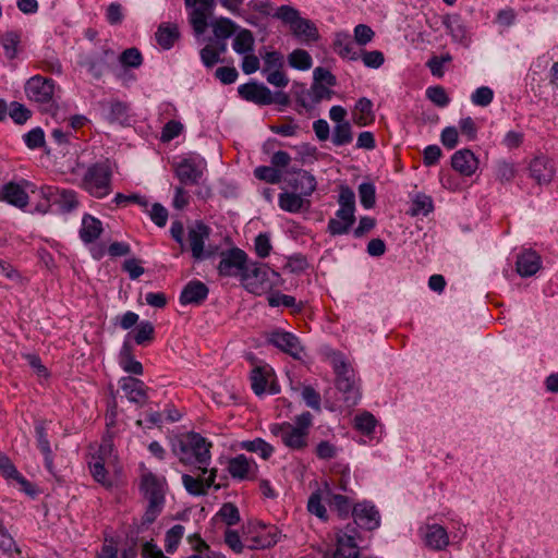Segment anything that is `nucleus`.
I'll use <instances>...</instances> for the list:
<instances>
[{"mask_svg":"<svg viewBox=\"0 0 558 558\" xmlns=\"http://www.w3.org/2000/svg\"><path fill=\"white\" fill-rule=\"evenodd\" d=\"M254 461L246 458L244 454H239L229 461L228 471L232 477L244 480L251 473Z\"/></svg>","mask_w":558,"mask_h":558,"instance_id":"nucleus-34","label":"nucleus"},{"mask_svg":"<svg viewBox=\"0 0 558 558\" xmlns=\"http://www.w3.org/2000/svg\"><path fill=\"white\" fill-rule=\"evenodd\" d=\"M120 62L124 66L138 68L143 62V57L137 48L132 47L121 53Z\"/></svg>","mask_w":558,"mask_h":558,"instance_id":"nucleus-54","label":"nucleus"},{"mask_svg":"<svg viewBox=\"0 0 558 558\" xmlns=\"http://www.w3.org/2000/svg\"><path fill=\"white\" fill-rule=\"evenodd\" d=\"M530 177L538 185L549 184L556 172L555 165L550 158L544 155L534 157L529 163Z\"/></svg>","mask_w":558,"mask_h":558,"instance_id":"nucleus-14","label":"nucleus"},{"mask_svg":"<svg viewBox=\"0 0 558 558\" xmlns=\"http://www.w3.org/2000/svg\"><path fill=\"white\" fill-rule=\"evenodd\" d=\"M241 448L257 453L264 460H268L275 451L274 447L262 438L242 441Z\"/></svg>","mask_w":558,"mask_h":558,"instance_id":"nucleus-39","label":"nucleus"},{"mask_svg":"<svg viewBox=\"0 0 558 558\" xmlns=\"http://www.w3.org/2000/svg\"><path fill=\"white\" fill-rule=\"evenodd\" d=\"M211 444L197 433L183 435L173 445L172 451L183 464L198 463L197 471L207 474Z\"/></svg>","mask_w":558,"mask_h":558,"instance_id":"nucleus-1","label":"nucleus"},{"mask_svg":"<svg viewBox=\"0 0 558 558\" xmlns=\"http://www.w3.org/2000/svg\"><path fill=\"white\" fill-rule=\"evenodd\" d=\"M155 335V328L148 320L141 322L135 330L134 340L136 344L143 345L147 342L153 341Z\"/></svg>","mask_w":558,"mask_h":558,"instance_id":"nucleus-46","label":"nucleus"},{"mask_svg":"<svg viewBox=\"0 0 558 558\" xmlns=\"http://www.w3.org/2000/svg\"><path fill=\"white\" fill-rule=\"evenodd\" d=\"M199 473L196 476L190 475V474H183L182 475V483L186 492L194 496H203L207 494V489L214 485L216 476H217V470L210 469L207 473L209 475L205 478L203 477V473L198 471Z\"/></svg>","mask_w":558,"mask_h":558,"instance_id":"nucleus-16","label":"nucleus"},{"mask_svg":"<svg viewBox=\"0 0 558 558\" xmlns=\"http://www.w3.org/2000/svg\"><path fill=\"white\" fill-rule=\"evenodd\" d=\"M331 364L336 374V387L343 395V401L348 407L356 405L361 399V391L354 371L338 352L331 354Z\"/></svg>","mask_w":558,"mask_h":558,"instance_id":"nucleus-3","label":"nucleus"},{"mask_svg":"<svg viewBox=\"0 0 558 558\" xmlns=\"http://www.w3.org/2000/svg\"><path fill=\"white\" fill-rule=\"evenodd\" d=\"M426 546L434 550H442L449 544V537L445 527L438 524L427 525L424 532Z\"/></svg>","mask_w":558,"mask_h":558,"instance_id":"nucleus-25","label":"nucleus"},{"mask_svg":"<svg viewBox=\"0 0 558 558\" xmlns=\"http://www.w3.org/2000/svg\"><path fill=\"white\" fill-rule=\"evenodd\" d=\"M220 257L217 267L219 275L222 277L240 276L242 280L247 265V254L243 250L234 247L222 252Z\"/></svg>","mask_w":558,"mask_h":558,"instance_id":"nucleus-9","label":"nucleus"},{"mask_svg":"<svg viewBox=\"0 0 558 558\" xmlns=\"http://www.w3.org/2000/svg\"><path fill=\"white\" fill-rule=\"evenodd\" d=\"M359 196L361 204L369 209L375 205V186L373 183L364 182L359 186Z\"/></svg>","mask_w":558,"mask_h":558,"instance_id":"nucleus-55","label":"nucleus"},{"mask_svg":"<svg viewBox=\"0 0 558 558\" xmlns=\"http://www.w3.org/2000/svg\"><path fill=\"white\" fill-rule=\"evenodd\" d=\"M433 199L430 196H427L425 194H418L413 201L412 204V215H428L430 211H433Z\"/></svg>","mask_w":558,"mask_h":558,"instance_id":"nucleus-49","label":"nucleus"},{"mask_svg":"<svg viewBox=\"0 0 558 558\" xmlns=\"http://www.w3.org/2000/svg\"><path fill=\"white\" fill-rule=\"evenodd\" d=\"M250 541L251 544L248 547L251 549H264L275 546L279 541V536L277 530L274 529L271 531H263L258 535L252 537Z\"/></svg>","mask_w":558,"mask_h":558,"instance_id":"nucleus-41","label":"nucleus"},{"mask_svg":"<svg viewBox=\"0 0 558 558\" xmlns=\"http://www.w3.org/2000/svg\"><path fill=\"white\" fill-rule=\"evenodd\" d=\"M174 173L182 185H194L201 181L204 169L192 159H183L174 165Z\"/></svg>","mask_w":558,"mask_h":558,"instance_id":"nucleus-19","label":"nucleus"},{"mask_svg":"<svg viewBox=\"0 0 558 558\" xmlns=\"http://www.w3.org/2000/svg\"><path fill=\"white\" fill-rule=\"evenodd\" d=\"M338 203L340 209L348 210L351 213L355 211V195L349 186H341Z\"/></svg>","mask_w":558,"mask_h":558,"instance_id":"nucleus-57","label":"nucleus"},{"mask_svg":"<svg viewBox=\"0 0 558 558\" xmlns=\"http://www.w3.org/2000/svg\"><path fill=\"white\" fill-rule=\"evenodd\" d=\"M0 199L20 208L28 204L27 193L19 184L12 182L3 186Z\"/></svg>","mask_w":558,"mask_h":558,"instance_id":"nucleus-27","label":"nucleus"},{"mask_svg":"<svg viewBox=\"0 0 558 558\" xmlns=\"http://www.w3.org/2000/svg\"><path fill=\"white\" fill-rule=\"evenodd\" d=\"M279 206L289 213H299L303 208L310 207V201L299 193H281L279 195Z\"/></svg>","mask_w":558,"mask_h":558,"instance_id":"nucleus-30","label":"nucleus"},{"mask_svg":"<svg viewBox=\"0 0 558 558\" xmlns=\"http://www.w3.org/2000/svg\"><path fill=\"white\" fill-rule=\"evenodd\" d=\"M58 198L56 202L60 205V207L65 211H71L76 208L78 205L76 193L72 190H61L58 191Z\"/></svg>","mask_w":558,"mask_h":558,"instance_id":"nucleus-52","label":"nucleus"},{"mask_svg":"<svg viewBox=\"0 0 558 558\" xmlns=\"http://www.w3.org/2000/svg\"><path fill=\"white\" fill-rule=\"evenodd\" d=\"M25 94L31 101L40 106L45 111H51L54 106V82L51 78L34 75L25 84Z\"/></svg>","mask_w":558,"mask_h":558,"instance_id":"nucleus-7","label":"nucleus"},{"mask_svg":"<svg viewBox=\"0 0 558 558\" xmlns=\"http://www.w3.org/2000/svg\"><path fill=\"white\" fill-rule=\"evenodd\" d=\"M218 515L229 526L234 525L240 521L239 509L231 502L223 504Z\"/></svg>","mask_w":558,"mask_h":558,"instance_id":"nucleus-56","label":"nucleus"},{"mask_svg":"<svg viewBox=\"0 0 558 558\" xmlns=\"http://www.w3.org/2000/svg\"><path fill=\"white\" fill-rule=\"evenodd\" d=\"M267 341L293 359L299 360L302 356L303 347L298 337L291 332L274 330L267 336Z\"/></svg>","mask_w":558,"mask_h":558,"instance_id":"nucleus-12","label":"nucleus"},{"mask_svg":"<svg viewBox=\"0 0 558 558\" xmlns=\"http://www.w3.org/2000/svg\"><path fill=\"white\" fill-rule=\"evenodd\" d=\"M24 142L29 149L40 148L45 145V133L41 128H35L24 135Z\"/></svg>","mask_w":558,"mask_h":558,"instance_id":"nucleus-60","label":"nucleus"},{"mask_svg":"<svg viewBox=\"0 0 558 558\" xmlns=\"http://www.w3.org/2000/svg\"><path fill=\"white\" fill-rule=\"evenodd\" d=\"M517 174V168L514 163L500 160L496 165V178L501 183L510 182Z\"/></svg>","mask_w":558,"mask_h":558,"instance_id":"nucleus-51","label":"nucleus"},{"mask_svg":"<svg viewBox=\"0 0 558 558\" xmlns=\"http://www.w3.org/2000/svg\"><path fill=\"white\" fill-rule=\"evenodd\" d=\"M444 24L450 33L452 39L464 46L469 44L468 29L458 15H449L444 20Z\"/></svg>","mask_w":558,"mask_h":558,"instance_id":"nucleus-32","label":"nucleus"},{"mask_svg":"<svg viewBox=\"0 0 558 558\" xmlns=\"http://www.w3.org/2000/svg\"><path fill=\"white\" fill-rule=\"evenodd\" d=\"M274 17L281 20L290 26L293 35L304 41H315L318 39V29L315 24L301 17L299 11L290 5H281L275 11Z\"/></svg>","mask_w":558,"mask_h":558,"instance_id":"nucleus-6","label":"nucleus"},{"mask_svg":"<svg viewBox=\"0 0 558 558\" xmlns=\"http://www.w3.org/2000/svg\"><path fill=\"white\" fill-rule=\"evenodd\" d=\"M289 185L299 194L307 197L316 190V179L305 170H298L288 181Z\"/></svg>","mask_w":558,"mask_h":558,"instance_id":"nucleus-22","label":"nucleus"},{"mask_svg":"<svg viewBox=\"0 0 558 558\" xmlns=\"http://www.w3.org/2000/svg\"><path fill=\"white\" fill-rule=\"evenodd\" d=\"M325 501L335 508L339 515L347 517L350 512L351 505L349 498L342 495L333 494L329 485L326 483L324 487Z\"/></svg>","mask_w":558,"mask_h":558,"instance_id":"nucleus-36","label":"nucleus"},{"mask_svg":"<svg viewBox=\"0 0 558 558\" xmlns=\"http://www.w3.org/2000/svg\"><path fill=\"white\" fill-rule=\"evenodd\" d=\"M156 40L163 49H170L180 37L177 24L162 23L155 33Z\"/></svg>","mask_w":558,"mask_h":558,"instance_id":"nucleus-29","label":"nucleus"},{"mask_svg":"<svg viewBox=\"0 0 558 558\" xmlns=\"http://www.w3.org/2000/svg\"><path fill=\"white\" fill-rule=\"evenodd\" d=\"M141 488L148 500L143 522L153 523L162 510L165 502V480L147 472L142 476Z\"/></svg>","mask_w":558,"mask_h":558,"instance_id":"nucleus-5","label":"nucleus"},{"mask_svg":"<svg viewBox=\"0 0 558 558\" xmlns=\"http://www.w3.org/2000/svg\"><path fill=\"white\" fill-rule=\"evenodd\" d=\"M185 5L192 8L189 20L195 35H203L214 10V0H185Z\"/></svg>","mask_w":558,"mask_h":558,"instance_id":"nucleus-10","label":"nucleus"},{"mask_svg":"<svg viewBox=\"0 0 558 558\" xmlns=\"http://www.w3.org/2000/svg\"><path fill=\"white\" fill-rule=\"evenodd\" d=\"M269 375L270 369L268 366H256L253 368L251 373L252 389L257 396L265 392Z\"/></svg>","mask_w":558,"mask_h":558,"instance_id":"nucleus-40","label":"nucleus"},{"mask_svg":"<svg viewBox=\"0 0 558 558\" xmlns=\"http://www.w3.org/2000/svg\"><path fill=\"white\" fill-rule=\"evenodd\" d=\"M255 39L250 29L243 28L235 32L232 48L239 54H246L254 51Z\"/></svg>","mask_w":558,"mask_h":558,"instance_id":"nucleus-35","label":"nucleus"},{"mask_svg":"<svg viewBox=\"0 0 558 558\" xmlns=\"http://www.w3.org/2000/svg\"><path fill=\"white\" fill-rule=\"evenodd\" d=\"M313 425L311 412H303L294 417L292 423L271 424L269 430L275 437H279L282 444L294 451H303L308 446L310 428Z\"/></svg>","mask_w":558,"mask_h":558,"instance_id":"nucleus-2","label":"nucleus"},{"mask_svg":"<svg viewBox=\"0 0 558 558\" xmlns=\"http://www.w3.org/2000/svg\"><path fill=\"white\" fill-rule=\"evenodd\" d=\"M129 107L126 104L113 100L108 104L107 119L113 122H123L128 117Z\"/></svg>","mask_w":558,"mask_h":558,"instance_id":"nucleus-45","label":"nucleus"},{"mask_svg":"<svg viewBox=\"0 0 558 558\" xmlns=\"http://www.w3.org/2000/svg\"><path fill=\"white\" fill-rule=\"evenodd\" d=\"M325 501L324 488L313 493L307 501V510L322 520H327V510L323 504Z\"/></svg>","mask_w":558,"mask_h":558,"instance_id":"nucleus-42","label":"nucleus"},{"mask_svg":"<svg viewBox=\"0 0 558 558\" xmlns=\"http://www.w3.org/2000/svg\"><path fill=\"white\" fill-rule=\"evenodd\" d=\"M329 87L325 84L313 83L311 87L312 101L319 104L323 99H330L335 93Z\"/></svg>","mask_w":558,"mask_h":558,"instance_id":"nucleus-63","label":"nucleus"},{"mask_svg":"<svg viewBox=\"0 0 558 558\" xmlns=\"http://www.w3.org/2000/svg\"><path fill=\"white\" fill-rule=\"evenodd\" d=\"M239 95L259 106L271 105V90L263 84L255 82L242 84L238 87Z\"/></svg>","mask_w":558,"mask_h":558,"instance_id":"nucleus-18","label":"nucleus"},{"mask_svg":"<svg viewBox=\"0 0 558 558\" xmlns=\"http://www.w3.org/2000/svg\"><path fill=\"white\" fill-rule=\"evenodd\" d=\"M184 534V526L177 524L173 525L166 534L165 547L168 553L177 549L181 538Z\"/></svg>","mask_w":558,"mask_h":558,"instance_id":"nucleus-50","label":"nucleus"},{"mask_svg":"<svg viewBox=\"0 0 558 558\" xmlns=\"http://www.w3.org/2000/svg\"><path fill=\"white\" fill-rule=\"evenodd\" d=\"M354 40L360 46L371 43L375 36L374 31L366 24H357L354 27Z\"/></svg>","mask_w":558,"mask_h":558,"instance_id":"nucleus-61","label":"nucleus"},{"mask_svg":"<svg viewBox=\"0 0 558 558\" xmlns=\"http://www.w3.org/2000/svg\"><path fill=\"white\" fill-rule=\"evenodd\" d=\"M183 131V124L175 120H170L162 128L160 140L165 143L178 137Z\"/></svg>","mask_w":558,"mask_h":558,"instance_id":"nucleus-62","label":"nucleus"},{"mask_svg":"<svg viewBox=\"0 0 558 558\" xmlns=\"http://www.w3.org/2000/svg\"><path fill=\"white\" fill-rule=\"evenodd\" d=\"M269 272L278 276L276 271L270 270L266 265L256 262L247 263L242 282L250 292L260 294L271 287L267 282Z\"/></svg>","mask_w":558,"mask_h":558,"instance_id":"nucleus-8","label":"nucleus"},{"mask_svg":"<svg viewBox=\"0 0 558 558\" xmlns=\"http://www.w3.org/2000/svg\"><path fill=\"white\" fill-rule=\"evenodd\" d=\"M289 64L298 70H308L312 68V57L306 50L295 49L289 54Z\"/></svg>","mask_w":558,"mask_h":558,"instance_id":"nucleus-44","label":"nucleus"},{"mask_svg":"<svg viewBox=\"0 0 558 558\" xmlns=\"http://www.w3.org/2000/svg\"><path fill=\"white\" fill-rule=\"evenodd\" d=\"M209 235L210 228L201 221L189 228L187 242L194 259L202 260L211 255L210 252L205 251V242Z\"/></svg>","mask_w":558,"mask_h":558,"instance_id":"nucleus-11","label":"nucleus"},{"mask_svg":"<svg viewBox=\"0 0 558 558\" xmlns=\"http://www.w3.org/2000/svg\"><path fill=\"white\" fill-rule=\"evenodd\" d=\"M208 291L205 283L198 280L190 281L181 292L180 302L181 304H199L207 298Z\"/></svg>","mask_w":558,"mask_h":558,"instance_id":"nucleus-23","label":"nucleus"},{"mask_svg":"<svg viewBox=\"0 0 558 558\" xmlns=\"http://www.w3.org/2000/svg\"><path fill=\"white\" fill-rule=\"evenodd\" d=\"M357 531L354 526L348 525L344 531L337 534V548L333 558H357L359 548L356 544Z\"/></svg>","mask_w":558,"mask_h":558,"instance_id":"nucleus-13","label":"nucleus"},{"mask_svg":"<svg viewBox=\"0 0 558 558\" xmlns=\"http://www.w3.org/2000/svg\"><path fill=\"white\" fill-rule=\"evenodd\" d=\"M19 41L20 36L15 32H7L1 36V45L9 59L15 58Z\"/></svg>","mask_w":558,"mask_h":558,"instance_id":"nucleus-53","label":"nucleus"},{"mask_svg":"<svg viewBox=\"0 0 558 558\" xmlns=\"http://www.w3.org/2000/svg\"><path fill=\"white\" fill-rule=\"evenodd\" d=\"M355 221L354 213L338 209L336 217L328 222L327 230L331 235H341L349 232Z\"/></svg>","mask_w":558,"mask_h":558,"instance_id":"nucleus-24","label":"nucleus"},{"mask_svg":"<svg viewBox=\"0 0 558 558\" xmlns=\"http://www.w3.org/2000/svg\"><path fill=\"white\" fill-rule=\"evenodd\" d=\"M354 523L368 531L377 529L380 524V515L374 505L367 501L356 504L352 509Z\"/></svg>","mask_w":558,"mask_h":558,"instance_id":"nucleus-15","label":"nucleus"},{"mask_svg":"<svg viewBox=\"0 0 558 558\" xmlns=\"http://www.w3.org/2000/svg\"><path fill=\"white\" fill-rule=\"evenodd\" d=\"M427 98L438 107H446L450 99L441 86H433L426 89Z\"/></svg>","mask_w":558,"mask_h":558,"instance_id":"nucleus-59","label":"nucleus"},{"mask_svg":"<svg viewBox=\"0 0 558 558\" xmlns=\"http://www.w3.org/2000/svg\"><path fill=\"white\" fill-rule=\"evenodd\" d=\"M112 171L108 162H97L85 171L81 187L96 198H104L111 193Z\"/></svg>","mask_w":558,"mask_h":558,"instance_id":"nucleus-4","label":"nucleus"},{"mask_svg":"<svg viewBox=\"0 0 558 558\" xmlns=\"http://www.w3.org/2000/svg\"><path fill=\"white\" fill-rule=\"evenodd\" d=\"M215 39H228L238 31V25L228 17H218L210 23Z\"/></svg>","mask_w":558,"mask_h":558,"instance_id":"nucleus-37","label":"nucleus"},{"mask_svg":"<svg viewBox=\"0 0 558 558\" xmlns=\"http://www.w3.org/2000/svg\"><path fill=\"white\" fill-rule=\"evenodd\" d=\"M102 232V223L99 219L85 215L82 220L80 236L83 242L92 243L97 240Z\"/></svg>","mask_w":558,"mask_h":558,"instance_id":"nucleus-28","label":"nucleus"},{"mask_svg":"<svg viewBox=\"0 0 558 558\" xmlns=\"http://www.w3.org/2000/svg\"><path fill=\"white\" fill-rule=\"evenodd\" d=\"M331 141L336 146L350 144L353 141V133L350 122L336 124L333 128Z\"/></svg>","mask_w":558,"mask_h":558,"instance_id":"nucleus-43","label":"nucleus"},{"mask_svg":"<svg viewBox=\"0 0 558 558\" xmlns=\"http://www.w3.org/2000/svg\"><path fill=\"white\" fill-rule=\"evenodd\" d=\"M375 119L373 104L368 98H360L353 111V122L359 126H365Z\"/></svg>","mask_w":558,"mask_h":558,"instance_id":"nucleus-33","label":"nucleus"},{"mask_svg":"<svg viewBox=\"0 0 558 558\" xmlns=\"http://www.w3.org/2000/svg\"><path fill=\"white\" fill-rule=\"evenodd\" d=\"M113 463L106 462L101 460V458H92L88 462L90 473L94 480L100 483L102 486L110 487L112 485V481L108 476L107 465H112Z\"/></svg>","mask_w":558,"mask_h":558,"instance_id":"nucleus-38","label":"nucleus"},{"mask_svg":"<svg viewBox=\"0 0 558 558\" xmlns=\"http://www.w3.org/2000/svg\"><path fill=\"white\" fill-rule=\"evenodd\" d=\"M333 50L341 57L349 60H357L359 52L354 49L353 43L348 33H337L333 40Z\"/></svg>","mask_w":558,"mask_h":558,"instance_id":"nucleus-31","label":"nucleus"},{"mask_svg":"<svg viewBox=\"0 0 558 558\" xmlns=\"http://www.w3.org/2000/svg\"><path fill=\"white\" fill-rule=\"evenodd\" d=\"M120 388L125 393L130 402L143 407L147 400V386L141 379L134 377H123L119 381Z\"/></svg>","mask_w":558,"mask_h":558,"instance_id":"nucleus-17","label":"nucleus"},{"mask_svg":"<svg viewBox=\"0 0 558 558\" xmlns=\"http://www.w3.org/2000/svg\"><path fill=\"white\" fill-rule=\"evenodd\" d=\"M376 418L369 412H363L354 417V427L365 435H371L376 426Z\"/></svg>","mask_w":558,"mask_h":558,"instance_id":"nucleus-47","label":"nucleus"},{"mask_svg":"<svg viewBox=\"0 0 558 558\" xmlns=\"http://www.w3.org/2000/svg\"><path fill=\"white\" fill-rule=\"evenodd\" d=\"M451 166L461 174L470 177L476 171L478 160L472 150L460 149L453 154L451 158Z\"/></svg>","mask_w":558,"mask_h":558,"instance_id":"nucleus-20","label":"nucleus"},{"mask_svg":"<svg viewBox=\"0 0 558 558\" xmlns=\"http://www.w3.org/2000/svg\"><path fill=\"white\" fill-rule=\"evenodd\" d=\"M35 435L37 439V445L40 452L45 458V465L50 473L53 472V454L50 447V442L48 440L47 435V423L46 421H36L35 422Z\"/></svg>","mask_w":558,"mask_h":558,"instance_id":"nucleus-21","label":"nucleus"},{"mask_svg":"<svg viewBox=\"0 0 558 558\" xmlns=\"http://www.w3.org/2000/svg\"><path fill=\"white\" fill-rule=\"evenodd\" d=\"M494 98V92L492 88L487 86H482L475 89V92L471 96V100L475 106L486 107L488 106Z\"/></svg>","mask_w":558,"mask_h":558,"instance_id":"nucleus-58","label":"nucleus"},{"mask_svg":"<svg viewBox=\"0 0 558 558\" xmlns=\"http://www.w3.org/2000/svg\"><path fill=\"white\" fill-rule=\"evenodd\" d=\"M541 268L539 256L532 251H527L518 256L517 271L522 277L535 275Z\"/></svg>","mask_w":558,"mask_h":558,"instance_id":"nucleus-26","label":"nucleus"},{"mask_svg":"<svg viewBox=\"0 0 558 558\" xmlns=\"http://www.w3.org/2000/svg\"><path fill=\"white\" fill-rule=\"evenodd\" d=\"M254 174L257 179L267 183L277 184L281 181L282 174L274 166H260L254 170Z\"/></svg>","mask_w":558,"mask_h":558,"instance_id":"nucleus-48","label":"nucleus"},{"mask_svg":"<svg viewBox=\"0 0 558 558\" xmlns=\"http://www.w3.org/2000/svg\"><path fill=\"white\" fill-rule=\"evenodd\" d=\"M361 57L364 65L372 69H378L385 62L383 52L378 50L363 51Z\"/></svg>","mask_w":558,"mask_h":558,"instance_id":"nucleus-64","label":"nucleus"}]
</instances>
